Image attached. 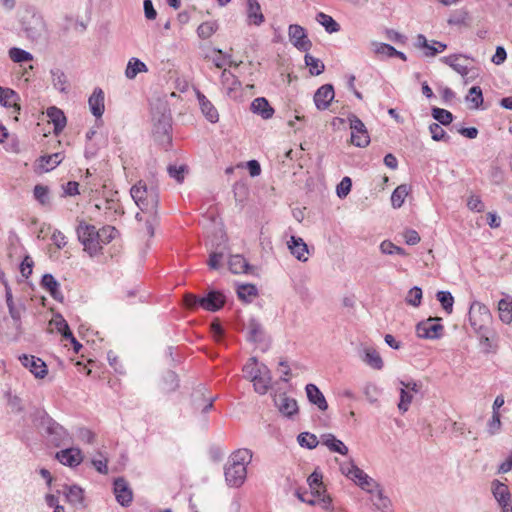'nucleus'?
<instances>
[{
    "label": "nucleus",
    "mask_w": 512,
    "mask_h": 512,
    "mask_svg": "<svg viewBox=\"0 0 512 512\" xmlns=\"http://www.w3.org/2000/svg\"><path fill=\"white\" fill-rule=\"evenodd\" d=\"M372 502L375 508L381 512H392V502L388 496L384 494L381 486L372 494Z\"/></svg>",
    "instance_id": "32"
},
{
    "label": "nucleus",
    "mask_w": 512,
    "mask_h": 512,
    "mask_svg": "<svg viewBox=\"0 0 512 512\" xmlns=\"http://www.w3.org/2000/svg\"><path fill=\"white\" fill-rule=\"evenodd\" d=\"M275 404L279 411L286 417H292L298 412V405L295 399L280 394L275 398Z\"/></svg>",
    "instance_id": "20"
},
{
    "label": "nucleus",
    "mask_w": 512,
    "mask_h": 512,
    "mask_svg": "<svg viewBox=\"0 0 512 512\" xmlns=\"http://www.w3.org/2000/svg\"><path fill=\"white\" fill-rule=\"evenodd\" d=\"M196 94L202 114L211 123H216L219 120V114L215 106L200 91Z\"/></svg>",
    "instance_id": "23"
},
{
    "label": "nucleus",
    "mask_w": 512,
    "mask_h": 512,
    "mask_svg": "<svg viewBox=\"0 0 512 512\" xmlns=\"http://www.w3.org/2000/svg\"><path fill=\"white\" fill-rule=\"evenodd\" d=\"M354 472L358 474L353 481L367 493L374 494V492L380 487V484L367 475L362 469L354 470Z\"/></svg>",
    "instance_id": "26"
},
{
    "label": "nucleus",
    "mask_w": 512,
    "mask_h": 512,
    "mask_svg": "<svg viewBox=\"0 0 512 512\" xmlns=\"http://www.w3.org/2000/svg\"><path fill=\"white\" fill-rule=\"evenodd\" d=\"M461 59L467 60L469 58L462 54H453L449 56H444L440 60L444 64L450 66L454 71H456L460 75L466 76L469 72L468 66L462 63Z\"/></svg>",
    "instance_id": "28"
},
{
    "label": "nucleus",
    "mask_w": 512,
    "mask_h": 512,
    "mask_svg": "<svg viewBox=\"0 0 512 512\" xmlns=\"http://www.w3.org/2000/svg\"><path fill=\"white\" fill-rule=\"evenodd\" d=\"M469 322L475 332L489 330L492 315L488 307L481 302L474 301L469 309Z\"/></svg>",
    "instance_id": "6"
},
{
    "label": "nucleus",
    "mask_w": 512,
    "mask_h": 512,
    "mask_svg": "<svg viewBox=\"0 0 512 512\" xmlns=\"http://www.w3.org/2000/svg\"><path fill=\"white\" fill-rule=\"evenodd\" d=\"M252 451L246 448L233 452L224 468L225 480L228 486L238 488L247 477V466L252 461Z\"/></svg>",
    "instance_id": "2"
},
{
    "label": "nucleus",
    "mask_w": 512,
    "mask_h": 512,
    "mask_svg": "<svg viewBox=\"0 0 512 512\" xmlns=\"http://www.w3.org/2000/svg\"><path fill=\"white\" fill-rule=\"evenodd\" d=\"M19 361L36 378L43 379L48 374L46 363L39 357L22 354L19 356Z\"/></svg>",
    "instance_id": "11"
},
{
    "label": "nucleus",
    "mask_w": 512,
    "mask_h": 512,
    "mask_svg": "<svg viewBox=\"0 0 512 512\" xmlns=\"http://www.w3.org/2000/svg\"><path fill=\"white\" fill-rule=\"evenodd\" d=\"M34 198L44 207L50 206V190L48 186L37 184L33 189Z\"/></svg>",
    "instance_id": "41"
},
{
    "label": "nucleus",
    "mask_w": 512,
    "mask_h": 512,
    "mask_svg": "<svg viewBox=\"0 0 512 512\" xmlns=\"http://www.w3.org/2000/svg\"><path fill=\"white\" fill-rule=\"evenodd\" d=\"M413 396L404 388L400 389V402L398 404V408L402 413H405L409 405L411 404Z\"/></svg>",
    "instance_id": "61"
},
{
    "label": "nucleus",
    "mask_w": 512,
    "mask_h": 512,
    "mask_svg": "<svg viewBox=\"0 0 512 512\" xmlns=\"http://www.w3.org/2000/svg\"><path fill=\"white\" fill-rule=\"evenodd\" d=\"M297 440L300 446L306 447L308 449L315 448L319 443L317 437L309 432L300 433L297 437Z\"/></svg>",
    "instance_id": "56"
},
{
    "label": "nucleus",
    "mask_w": 512,
    "mask_h": 512,
    "mask_svg": "<svg viewBox=\"0 0 512 512\" xmlns=\"http://www.w3.org/2000/svg\"><path fill=\"white\" fill-rule=\"evenodd\" d=\"M352 181L349 177H344L337 186V195L340 198L346 197L351 191Z\"/></svg>",
    "instance_id": "64"
},
{
    "label": "nucleus",
    "mask_w": 512,
    "mask_h": 512,
    "mask_svg": "<svg viewBox=\"0 0 512 512\" xmlns=\"http://www.w3.org/2000/svg\"><path fill=\"white\" fill-rule=\"evenodd\" d=\"M216 31V24L213 22H204L197 28V34L202 39L211 37Z\"/></svg>",
    "instance_id": "59"
},
{
    "label": "nucleus",
    "mask_w": 512,
    "mask_h": 512,
    "mask_svg": "<svg viewBox=\"0 0 512 512\" xmlns=\"http://www.w3.org/2000/svg\"><path fill=\"white\" fill-rule=\"evenodd\" d=\"M437 300L441 303L442 308L451 313L453 310L454 298L449 291H439L436 295Z\"/></svg>",
    "instance_id": "54"
},
{
    "label": "nucleus",
    "mask_w": 512,
    "mask_h": 512,
    "mask_svg": "<svg viewBox=\"0 0 512 512\" xmlns=\"http://www.w3.org/2000/svg\"><path fill=\"white\" fill-rule=\"evenodd\" d=\"M131 197L137 204V206L141 209V211L148 210L149 207V192L145 184H142L140 181L138 184L134 185L130 190Z\"/></svg>",
    "instance_id": "18"
},
{
    "label": "nucleus",
    "mask_w": 512,
    "mask_h": 512,
    "mask_svg": "<svg viewBox=\"0 0 512 512\" xmlns=\"http://www.w3.org/2000/svg\"><path fill=\"white\" fill-rule=\"evenodd\" d=\"M305 64L309 68V71L312 75L321 74L325 68L323 62L320 59L315 58L310 54L305 55Z\"/></svg>",
    "instance_id": "50"
},
{
    "label": "nucleus",
    "mask_w": 512,
    "mask_h": 512,
    "mask_svg": "<svg viewBox=\"0 0 512 512\" xmlns=\"http://www.w3.org/2000/svg\"><path fill=\"white\" fill-rule=\"evenodd\" d=\"M149 102V111H150V119L153 124L152 134L157 140L158 134V126L160 124V97L158 95H153L148 98Z\"/></svg>",
    "instance_id": "24"
},
{
    "label": "nucleus",
    "mask_w": 512,
    "mask_h": 512,
    "mask_svg": "<svg viewBox=\"0 0 512 512\" xmlns=\"http://www.w3.org/2000/svg\"><path fill=\"white\" fill-rule=\"evenodd\" d=\"M258 290L253 284H242L237 288L239 299L249 303L257 296Z\"/></svg>",
    "instance_id": "43"
},
{
    "label": "nucleus",
    "mask_w": 512,
    "mask_h": 512,
    "mask_svg": "<svg viewBox=\"0 0 512 512\" xmlns=\"http://www.w3.org/2000/svg\"><path fill=\"white\" fill-rule=\"evenodd\" d=\"M431 137L435 141H448L449 137L446 135L444 129L437 123H432L429 126Z\"/></svg>",
    "instance_id": "60"
},
{
    "label": "nucleus",
    "mask_w": 512,
    "mask_h": 512,
    "mask_svg": "<svg viewBox=\"0 0 512 512\" xmlns=\"http://www.w3.org/2000/svg\"><path fill=\"white\" fill-rule=\"evenodd\" d=\"M225 303L224 296L216 291H210L207 295L201 297L200 307L206 311H217Z\"/></svg>",
    "instance_id": "17"
},
{
    "label": "nucleus",
    "mask_w": 512,
    "mask_h": 512,
    "mask_svg": "<svg viewBox=\"0 0 512 512\" xmlns=\"http://www.w3.org/2000/svg\"><path fill=\"white\" fill-rule=\"evenodd\" d=\"M287 245L291 254L294 255L296 259L301 262H306L308 260V247L302 238L291 236Z\"/></svg>",
    "instance_id": "19"
},
{
    "label": "nucleus",
    "mask_w": 512,
    "mask_h": 512,
    "mask_svg": "<svg viewBox=\"0 0 512 512\" xmlns=\"http://www.w3.org/2000/svg\"><path fill=\"white\" fill-rule=\"evenodd\" d=\"M380 250L383 254H388V255H392V254H399L402 256L406 255V252L403 248L396 246L395 244H393L392 242H390L388 240H385L380 244Z\"/></svg>",
    "instance_id": "57"
},
{
    "label": "nucleus",
    "mask_w": 512,
    "mask_h": 512,
    "mask_svg": "<svg viewBox=\"0 0 512 512\" xmlns=\"http://www.w3.org/2000/svg\"><path fill=\"white\" fill-rule=\"evenodd\" d=\"M316 20L325 28L328 33H335L340 30V25L329 15L320 12Z\"/></svg>",
    "instance_id": "44"
},
{
    "label": "nucleus",
    "mask_w": 512,
    "mask_h": 512,
    "mask_svg": "<svg viewBox=\"0 0 512 512\" xmlns=\"http://www.w3.org/2000/svg\"><path fill=\"white\" fill-rule=\"evenodd\" d=\"M41 286L48 291L53 299L56 301H63V294L60 291V284L52 274L46 273L42 276Z\"/></svg>",
    "instance_id": "22"
},
{
    "label": "nucleus",
    "mask_w": 512,
    "mask_h": 512,
    "mask_svg": "<svg viewBox=\"0 0 512 512\" xmlns=\"http://www.w3.org/2000/svg\"><path fill=\"white\" fill-rule=\"evenodd\" d=\"M244 376L253 383L254 391L264 395L271 388L272 375L270 369L252 357L243 367Z\"/></svg>",
    "instance_id": "3"
},
{
    "label": "nucleus",
    "mask_w": 512,
    "mask_h": 512,
    "mask_svg": "<svg viewBox=\"0 0 512 512\" xmlns=\"http://www.w3.org/2000/svg\"><path fill=\"white\" fill-rule=\"evenodd\" d=\"M169 176L175 179L178 183H182L185 175L188 173V167L185 164H170L167 167Z\"/></svg>",
    "instance_id": "47"
},
{
    "label": "nucleus",
    "mask_w": 512,
    "mask_h": 512,
    "mask_svg": "<svg viewBox=\"0 0 512 512\" xmlns=\"http://www.w3.org/2000/svg\"><path fill=\"white\" fill-rule=\"evenodd\" d=\"M422 295V289L418 286H414L408 291L405 301L408 305L418 307L421 304Z\"/></svg>",
    "instance_id": "53"
},
{
    "label": "nucleus",
    "mask_w": 512,
    "mask_h": 512,
    "mask_svg": "<svg viewBox=\"0 0 512 512\" xmlns=\"http://www.w3.org/2000/svg\"><path fill=\"white\" fill-rule=\"evenodd\" d=\"M308 400L316 405L321 411H325L328 408L327 401L323 393L315 384H307L305 387Z\"/></svg>",
    "instance_id": "29"
},
{
    "label": "nucleus",
    "mask_w": 512,
    "mask_h": 512,
    "mask_svg": "<svg viewBox=\"0 0 512 512\" xmlns=\"http://www.w3.org/2000/svg\"><path fill=\"white\" fill-rule=\"evenodd\" d=\"M434 42H435V40H432L431 42H429L427 40V38L423 34H418L417 37H416L415 46L418 49L423 50L424 53L425 52H431L433 47H435Z\"/></svg>",
    "instance_id": "62"
},
{
    "label": "nucleus",
    "mask_w": 512,
    "mask_h": 512,
    "mask_svg": "<svg viewBox=\"0 0 512 512\" xmlns=\"http://www.w3.org/2000/svg\"><path fill=\"white\" fill-rule=\"evenodd\" d=\"M221 85L223 92L229 97L236 99L239 95L241 82L229 70L224 69L221 73Z\"/></svg>",
    "instance_id": "14"
},
{
    "label": "nucleus",
    "mask_w": 512,
    "mask_h": 512,
    "mask_svg": "<svg viewBox=\"0 0 512 512\" xmlns=\"http://www.w3.org/2000/svg\"><path fill=\"white\" fill-rule=\"evenodd\" d=\"M214 401V397L205 398L202 396L201 398L194 400V408L201 414H206L214 407Z\"/></svg>",
    "instance_id": "51"
},
{
    "label": "nucleus",
    "mask_w": 512,
    "mask_h": 512,
    "mask_svg": "<svg viewBox=\"0 0 512 512\" xmlns=\"http://www.w3.org/2000/svg\"><path fill=\"white\" fill-rule=\"evenodd\" d=\"M439 318H429L420 322L416 326L418 337L426 339H438L443 332V326L439 323Z\"/></svg>",
    "instance_id": "9"
},
{
    "label": "nucleus",
    "mask_w": 512,
    "mask_h": 512,
    "mask_svg": "<svg viewBox=\"0 0 512 512\" xmlns=\"http://www.w3.org/2000/svg\"><path fill=\"white\" fill-rule=\"evenodd\" d=\"M362 361L365 362L370 367L380 370L383 367V360L380 354L373 348L364 349V355L362 356Z\"/></svg>",
    "instance_id": "38"
},
{
    "label": "nucleus",
    "mask_w": 512,
    "mask_h": 512,
    "mask_svg": "<svg viewBox=\"0 0 512 512\" xmlns=\"http://www.w3.org/2000/svg\"><path fill=\"white\" fill-rule=\"evenodd\" d=\"M334 88L331 84L322 85L314 94V103L319 110H325L334 99Z\"/></svg>",
    "instance_id": "15"
},
{
    "label": "nucleus",
    "mask_w": 512,
    "mask_h": 512,
    "mask_svg": "<svg viewBox=\"0 0 512 512\" xmlns=\"http://www.w3.org/2000/svg\"><path fill=\"white\" fill-rule=\"evenodd\" d=\"M180 386V380L177 373L173 370H168L162 381V392L171 393L176 391Z\"/></svg>",
    "instance_id": "37"
},
{
    "label": "nucleus",
    "mask_w": 512,
    "mask_h": 512,
    "mask_svg": "<svg viewBox=\"0 0 512 512\" xmlns=\"http://www.w3.org/2000/svg\"><path fill=\"white\" fill-rule=\"evenodd\" d=\"M41 425L48 435L49 442L55 447L67 446L71 443L68 431L53 420L45 411L41 412Z\"/></svg>",
    "instance_id": "5"
},
{
    "label": "nucleus",
    "mask_w": 512,
    "mask_h": 512,
    "mask_svg": "<svg viewBox=\"0 0 512 512\" xmlns=\"http://www.w3.org/2000/svg\"><path fill=\"white\" fill-rule=\"evenodd\" d=\"M229 269L234 274L245 273L248 271L249 264L241 255H233L229 259Z\"/></svg>",
    "instance_id": "39"
},
{
    "label": "nucleus",
    "mask_w": 512,
    "mask_h": 512,
    "mask_svg": "<svg viewBox=\"0 0 512 512\" xmlns=\"http://www.w3.org/2000/svg\"><path fill=\"white\" fill-rule=\"evenodd\" d=\"M34 262L29 255H26L20 264V273L24 278H29L32 274Z\"/></svg>",
    "instance_id": "63"
},
{
    "label": "nucleus",
    "mask_w": 512,
    "mask_h": 512,
    "mask_svg": "<svg viewBox=\"0 0 512 512\" xmlns=\"http://www.w3.org/2000/svg\"><path fill=\"white\" fill-rule=\"evenodd\" d=\"M147 71L148 69L144 62H142L138 58L132 57L127 63L125 76L128 79L132 80L137 76L138 73Z\"/></svg>",
    "instance_id": "36"
},
{
    "label": "nucleus",
    "mask_w": 512,
    "mask_h": 512,
    "mask_svg": "<svg viewBox=\"0 0 512 512\" xmlns=\"http://www.w3.org/2000/svg\"><path fill=\"white\" fill-rule=\"evenodd\" d=\"M248 340L252 342H259L263 338V327L256 320L251 319L248 323Z\"/></svg>",
    "instance_id": "46"
},
{
    "label": "nucleus",
    "mask_w": 512,
    "mask_h": 512,
    "mask_svg": "<svg viewBox=\"0 0 512 512\" xmlns=\"http://www.w3.org/2000/svg\"><path fill=\"white\" fill-rule=\"evenodd\" d=\"M491 493L501 512H512V495L509 487L498 479L491 482Z\"/></svg>",
    "instance_id": "7"
},
{
    "label": "nucleus",
    "mask_w": 512,
    "mask_h": 512,
    "mask_svg": "<svg viewBox=\"0 0 512 512\" xmlns=\"http://www.w3.org/2000/svg\"><path fill=\"white\" fill-rule=\"evenodd\" d=\"M322 443L332 452H336L341 455H346L348 453L347 446L332 434L324 435L322 438Z\"/></svg>",
    "instance_id": "35"
},
{
    "label": "nucleus",
    "mask_w": 512,
    "mask_h": 512,
    "mask_svg": "<svg viewBox=\"0 0 512 512\" xmlns=\"http://www.w3.org/2000/svg\"><path fill=\"white\" fill-rule=\"evenodd\" d=\"M113 485L117 502L121 506H129L133 500V493L128 482L123 477H119L114 480Z\"/></svg>",
    "instance_id": "13"
},
{
    "label": "nucleus",
    "mask_w": 512,
    "mask_h": 512,
    "mask_svg": "<svg viewBox=\"0 0 512 512\" xmlns=\"http://www.w3.org/2000/svg\"><path fill=\"white\" fill-rule=\"evenodd\" d=\"M290 42L300 51L307 52L312 46L305 29L297 24H291L288 28Z\"/></svg>",
    "instance_id": "10"
},
{
    "label": "nucleus",
    "mask_w": 512,
    "mask_h": 512,
    "mask_svg": "<svg viewBox=\"0 0 512 512\" xmlns=\"http://www.w3.org/2000/svg\"><path fill=\"white\" fill-rule=\"evenodd\" d=\"M251 111L263 119H270L274 114V109L264 97H258L252 101Z\"/></svg>",
    "instance_id": "30"
},
{
    "label": "nucleus",
    "mask_w": 512,
    "mask_h": 512,
    "mask_svg": "<svg viewBox=\"0 0 512 512\" xmlns=\"http://www.w3.org/2000/svg\"><path fill=\"white\" fill-rule=\"evenodd\" d=\"M499 318L505 324L512 322V301L501 299L498 303Z\"/></svg>",
    "instance_id": "42"
},
{
    "label": "nucleus",
    "mask_w": 512,
    "mask_h": 512,
    "mask_svg": "<svg viewBox=\"0 0 512 512\" xmlns=\"http://www.w3.org/2000/svg\"><path fill=\"white\" fill-rule=\"evenodd\" d=\"M224 258V248L220 249V250H212L210 252V255H209V260H208V266L210 267V269H218L220 267V264H221V261L223 260Z\"/></svg>",
    "instance_id": "58"
},
{
    "label": "nucleus",
    "mask_w": 512,
    "mask_h": 512,
    "mask_svg": "<svg viewBox=\"0 0 512 512\" xmlns=\"http://www.w3.org/2000/svg\"><path fill=\"white\" fill-rule=\"evenodd\" d=\"M76 232L79 241L84 246V250L90 256L100 253L102 249L101 244L110 243L118 233L117 229L113 226H105L97 230L94 225L87 224L84 221L79 222Z\"/></svg>",
    "instance_id": "1"
},
{
    "label": "nucleus",
    "mask_w": 512,
    "mask_h": 512,
    "mask_svg": "<svg viewBox=\"0 0 512 512\" xmlns=\"http://www.w3.org/2000/svg\"><path fill=\"white\" fill-rule=\"evenodd\" d=\"M308 485L311 489L310 495L305 492L301 494L297 492L298 498L306 502L308 504L314 505L317 501H320L322 504V508L325 510H329L331 507V498L330 496L322 495L324 491L322 486V474L314 471L307 479Z\"/></svg>",
    "instance_id": "4"
},
{
    "label": "nucleus",
    "mask_w": 512,
    "mask_h": 512,
    "mask_svg": "<svg viewBox=\"0 0 512 512\" xmlns=\"http://www.w3.org/2000/svg\"><path fill=\"white\" fill-rule=\"evenodd\" d=\"M10 59L15 63L29 62L33 60V55L21 48L12 47L8 51Z\"/></svg>",
    "instance_id": "48"
},
{
    "label": "nucleus",
    "mask_w": 512,
    "mask_h": 512,
    "mask_svg": "<svg viewBox=\"0 0 512 512\" xmlns=\"http://www.w3.org/2000/svg\"><path fill=\"white\" fill-rule=\"evenodd\" d=\"M466 101L472 104L471 108L478 109L483 103L481 88L479 86L471 87L469 93L466 96Z\"/></svg>",
    "instance_id": "49"
},
{
    "label": "nucleus",
    "mask_w": 512,
    "mask_h": 512,
    "mask_svg": "<svg viewBox=\"0 0 512 512\" xmlns=\"http://www.w3.org/2000/svg\"><path fill=\"white\" fill-rule=\"evenodd\" d=\"M47 116L54 125V133L59 134L66 126V117L63 111L52 106L47 109Z\"/></svg>",
    "instance_id": "31"
},
{
    "label": "nucleus",
    "mask_w": 512,
    "mask_h": 512,
    "mask_svg": "<svg viewBox=\"0 0 512 512\" xmlns=\"http://www.w3.org/2000/svg\"><path fill=\"white\" fill-rule=\"evenodd\" d=\"M89 108L91 113L100 118L105 110L104 105V92L101 88H95L92 95L88 99Z\"/></svg>",
    "instance_id": "21"
},
{
    "label": "nucleus",
    "mask_w": 512,
    "mask_h": 512,
    "mask_svg": "<svg viewBox=\"0 0 512 512\" xmlns=\"http://www.w3.org/2000/svg\"><path fill=\"white\" fill-rule=\"evenodd\" d=\"M433 118L442 125H449L453 120V115L448 110L434 107L432 109Z\"/></svg>",
    "instance_id": "52"
},
{
    "label": "nucleus",
    "mask_w": 512,
    "mask_h": 512,
    "mask_svg": "<svg viewBox=\"0 0 512 512\" xmlns=\"http://www.w3.org/2000/svg\"><path fill=\"white\" fill-rule=\"evenodd\" d=\"M66 489L67 501L77 509L84 507V491L76 485L66 487Z\"/></svg>",
    "instance_id": "33"
},
{
    "label": "nucleus",
    "mask_w": 512,
    "mask_h": 512,
    "mask_svg": "<svg viewBox=\"0 0 512 512\" xmlns=\"http://www.w3.org/2000/svg\"><path fill=\"white\" fill-rule=\"evenodd\" d=\"M18 99L19 96L14 90L0 86V104L4 107H12L15 114H19L21 110L20 105L16 102Z\"/></svg>",
    "instance_id": "27"
},
{
    "label": "nucleus",
    "mask_w": 512,
    "mask_h": 512,
    "mask_svg": "<svg viewBox=\"0 0 512 512\" xmlns=\"http://www.w3.org/2000/svg\"><path fill=\"white\" fill-rule=\"evenodd\" d=\"M64 159L62 153L57 152L51 155H44L39 158V168L48 172L57 167Z\"/></svg>",
    "instance_id": "34"
},
{
    "label": "nucleus",
    "mask_w": 512,
    "mask_h": 512,
    "mask_svg": "<svg viewBox=\"0 0 512 512\" xmlns=\"http://www.w3.org/2000/svg\"><path fill=\"white\" fill-rule=\"evenodd\" d=\"M351 129V143L357 147H366L370 137L364 123L355 115L349 117Z\"/></svg>",
    "instance_id": "8"
},
{
    "label": "nucleus",
    "mask_w": 512,
    "mask_h": 512,
    "mask_svg": "<svg viewBox=\"0 0 512 512\" xmlns=\"http://www.w3.org/2000/svg\"><path fill=\"white\" fill-rule=\"evenodd\" d=\"M247 21L249 25L260 26L265 17L257 0H247Z\"/></svg>",
    "instance_id": "25"
},
{
    "label": "nucleus",
    "mask_w": 512,
    "mask_h": 512,
    "mask_svg": "<svg viewBox=\"0 0 512 512\" xmlns=\"http://www.w3.org/2000/svg\"><path fill=\"white\" fill-rule=\"evenodd\" d=\"M56 458L60 463L70 467L79 465L83 460L81 450L78 448L63 449L56 453Z\"/></svg>",
    "instance_id": "16"
},
{
    "label": "nucleus",
    "mask_w": 512,
    "mask_h": 512,
    "mask_svg": "<svg viewBox=\"0 0 512 512\" xmlns=\"http://www.w3.org/2000/svg\"><path fill=\"white\" fill-rule=\"evenodd\" d=\"M409 193V187L406 184L399 185L391 195V203L394 208H400L406 196Z\"/></svg>",
    "instance_id": "45"
},
{
    "label": "nucleus",
    "mask_w": 512,
    "mask_h": 512,
    "mask_svg": "<svg viewBox=\"0 0 512 512\" xmlns=\"http://www.w3.org/2000/svg\"><path fill=\"white\" fill-rule=\"evenodd\" d=\"M22 26L27 38L33 41L39 40L45 31V23L42 17L35 14L29 20H23Z\"/></svg>",
    "instance_id": "12"
},
{
    "label": "nucleus",
    "mask_w": 512,
    "mask_h": 512,
    "mask_svg": "<svg viewBox=\"0 0 512 512\" xmlns=\"http://www.w3.org/2000/svg\"><path fill=\"white\" fill-rule=\"evenodd\" d=\"M363 393L366 399L373 404L378 401L381 389L374 383H366L363 387Z\"/></svg>",
    "instance_id": "55"
},
{
    "label": "nucleus",
    "mask_w": 512,
    "mask_h": 512,
    "mask_svg": "<svg viewBox=\"0 0 512 512\" xmlns=\"http://www.w3.org/2000/svg\"><path fill=\"white\" fill-rule=\"evenodd\" d=\"M51 75L54 88L60 92H67L68 81L65 73L61 69L55 68L51 70Z\"/></svg>",
    "instance_id": "40"
}]
</instances>
